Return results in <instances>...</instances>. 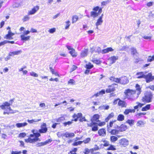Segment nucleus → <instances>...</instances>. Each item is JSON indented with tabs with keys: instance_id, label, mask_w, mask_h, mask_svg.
Returning <instances> with one entry per match:
<instances>
[{
	"instance_id": "1",
	"label": "nucleus",
	"mask_w": 154,
	"mask_h": 154,
	"mask_svg": "<svg viewBox=\"0 0 154 154\" xmlns=\"http://www.w3.org/2000/svg\"><path fill=\"white\" fill-rule=\"evenodd\" d=\"M41 136V134L39 133H37L34 134H30L27 139L24 140V141L26 143H34L37 141H40L41 140L39 137Z\"/></svg>"
},
{
	"instance_id": "2",
	"label": "nucleus",
	"mask_w": 154,
	"mask_h": 154,
	"mask_svg": "<svg viewBox=\"0 0 154 154\" xmlns=\"http://www.w3.org/2000/svg\"><path fill=\"white\" fill-rule=\"evenodd\" d=\"M13 99H11L9 101V103L6 102L3 103V104L0 106L1 108L2 109H6V111L4 112V114H6L9 115V113H12V110L11 109L9 106L11 105L13 101Z\"/></svg>"
},
{
	"instance_id": "3",
	"label": "nucleus",
	"mask_w": 154,
	"mask_h": 154,
	"mask_svg": "<svg viewBox=\"0 0 154 154\" xmlns=\"http://www.w3.org/2000/svg\"><path fill=\"white\" fill-rule=\"evenodd\" d=\"M124 93L128 99L133 100L137 98H135L137 95L136 90L128 89L125 91Z\"/></svg>"
},
{
	"instance_id": "4",
	"label": "nucleus",
	"mask_w": 154,
	"mask_h": 154,
	"mask_svg": "<svg viewBox=\"0 0 154 154\" xmlns=\"http://www.w3.org/2000/svg\"><path fill=\"white\" fill-rule=\"evenodd\" d=\"M152 94L150 91H147L145 93L144 96L143 97L142 100L144 102L149 103L151 101Z\"/></svg>"
},
{
	"instance_id": "5",
	"label": "nucleus",
	"mask_w": 154,
	"mask_h": 154,
	"mask_svg": "<svg viewBox=\"0 0 154 154\" xmlns=\"http://www.w3.org/2000/svg\"><path fill=\"white\" fill-rule=\"evenodd\" d=\"M40 128V129L38 130V132H37V133H39L40 134H41L42 133H45L47 132L48 129L46 123H42Z\"/></svg>"
},
{
	"instance_id": "6",
	"label": "nucleus",
	"mask_w": 154,
	"mask_h": 154,
	"mask_svg": "<svg viewBox=\"0 0 154 154\" xmlns=\"http://www.w3.org/2000/svg\"><path fill=\"white\" fill-rule=\"evenodd\" d=\"M119 143L121 147H125L128 145L129 141L126 138H122L119 140Z\"/></svg>"
},
{
	"instance_id": "7",
	"label": "nucleus",
	"mask_w": 154,
	"mask_h": 154,
	"mask_svg": "<svg viewBox=\"0 0 154 154\" xmlns=\"http://www.w3.org/2000/svg\"><path fill=\"white\" fill-rule=\"evenodd\" d=\"M87 126L91 128V130L92 131H95L98 130V125L96 122H91L90 124H88Z\"/></svg>"
},
{
	"instance_id": "8",
	"label": "nucleus",
	"mask_w": 154,
	"mask_h": 154,
	"mask_svg": "<svg viewBox=\"0 0 154 154\" xmlns=\"http://www.w3.org/2000/svg\"><path fill=\"white\" fill-rule=\"evenodd\" d=\"M119 83L123 85H125L129 82V80L127 77L125 76H122L119 78Z\"/></svg>"
},
{
	"instance_id": "9",
	"label": "nucleus",
	"mask_w": 154,
	"mask_h": 154,
	"mask_svg": "<svg viewBox=\"0 0 154 154\" xmlns=\"http://www.w3.org/2000/svg\"><path fill=\"white\" fill-rule=\"evenodd\" d=\"M116 128L118 129L119 132L125 131L128 129V127L127 125L124 124H122L119 126H116Z\"/></svg>"
},
{
	"instance_id": "10",
	"label": "nucleus",
	"mask_w": 154,
	"mask_h": 154,
	"mask_svg": "<svg viewBox=\"0 0 154 154\" xmlns=\"http://www.w3.org/2000/svg\"><path fill=\"white\" fill-rule=\"evenodd\" d=\"M144 78L145 79L146 82L149 83L154 79V76H152L151 73H149L147 75H145Z\"/></svg>"
},
{
	"instance_id": "11",
	"label": "nucleus",
	"mask_w": 154,
	"mask_h": 154,
	"mask_svg": "<svg viewBox=\"0 0 154 154\" xmlns=\"http://www.w3.org/2000/svg\"><path fill=\"white\" fill-rule=\"evenodd\" d=\"M74 118V120L75 122L77 121L78 120L80 122L86 121V120L84 116L82 117V116H73Z\"/></svg>"
},
{
	"instance_id": "12",
	"label": "nucleus",
	"mask_w": 154,
	"mask_h": 154,
	"mask_svg": "<svg viewBox=\"0 0 154 154\" xmlns=\"http://www.w3.org/2000/svg\"><path fill=\"white\" fill-rule=\"evenodd\" d=\"M116 84H112L111 85L108 86V88L106 90V92L107 93H109L111 92L114 91L115 90V87H114V85H116Z\"/></svg>"
},
{
	"instance_id": "13",
	"label": "nucleus",
	"mask_w": 154,
	"mask_h": 154,
	"mask_svg": "<svg viewBox=\"0 0 154 154\" xmlns=\"http://www.w3.org/2000/svg\"><path fill=\"white\" fill-rule=\"evenodd\" d=\"M103 16V14H102L101 16H100L99 19L97 20L95 24L97 26V29H98V26L99 25H101L103 22V20H102V18Z\"/></svg>"
},
{
	"instance_id": "14",
	"label": "nucleus",
	"mask_w": 154,
	"mask_h": 154,
	"mask_svg": "<svg viewBox=\"0 0 154 154\" xmlns=\"http://www.w3.org/2000/svg\"><path fill=\"white\" fill-rule=\"evenodd\" d=\"M99 135L102 137H104L106 135V132L105 129L102 128L100 129L98 131Z\"/></svg>"
},
{
	"instance_id": "15",
	"label": "nucleus",
	"mask_w": 154,
	"mask_h": 154,
	"mask_svg": "<svg viewBox=\"0 0 154 154\" xmlns=\"http://www.w3.org/2000/svg\"><path fill=\"white\" fill-rule=\"evenodd\" d=\"M39 9V7L38 6H36L34 7L32 9L29 11L28 13L29 15H32L34 14L36 12L38 11Z\"/></svg>"
},
{
	"instance_id": "16",
	"label": "nucleus",
	"mask_w": 154,
	"mask_h": 154,
	"mask_svg": "<svg viewBox=\"0 0 154 154\" xmlns=\"http://www.w3.org/2000/svg\"><path fill=\"white\" fill-rule=\"evenodd\" d=\"M136 88V93L137 94V96L135 98H138L139 95L140 94L141 92V88H140V86L138 84H137L135 86Z\"/></svg>"
},
{
	"instance_id": "17",
	"label": "nucleus",
	"mask_w": 154,
	"mask_h": 154,
	"mask_svg": "<svg viewBox=\"0 0 154 154\" xmlns=\"http://www.w3.org/2000/svg\"><path fill=\"white\" fill-rule=\"evenodd\" d=\"M108 132L111 135H117L119 133L118 129H110Z\"/></svg>"
},
{
	"instance_id": "18",
	"label": "nucleus",
	"mask_w": 154,
	"mask_h": 154,
	"mask_svg": "<svg viewBox=\"0 0 154 154\" xmlns=\"http://www.w3.org/2000/svg\"><path fill=\"white\" fill-rule=\"evenodd\" d=\"M14 35V34L12 33L11 30H9L8 33L5 36V38L8 39H13L12 36Z\"/></svg>"
},
{
	"instance_id": "19",
	"label": "nucleus",
	"mask_w": 154,
	"mask_h": 154,
	"mask_svg": "<svg viewBox=\"0 0 154 154\" xmlns=\"http://www.w3.org/2000/svg\"><path fill=\"white\" fill-rule=\"evenodd\" d=\"M22 52L21 50L11 52H10L8 55L9 56H13L15 55H18L20 54Z\"/></svg>"
},
{
	"instance_id": "20",
	"label": "nucleus",
	"mask_w": 154,
	"mask_h": 154,
	"mask_svg": "<svg viewBox=\"0 0 154 154\" xmlns=\"http://www.w3.org/2000/svg\"><path fill=\"white\" fill-rule=\"evenodd\" d=\"M116 121V120H112L109 122V125H107V130L108 131H109L111 129V128H112L113 125V124Z\"/></svg>"
},
{
	"instance_id": "21",
	"label": "nucleus",
	"mask_w": 154,
	"mask_h": 154,
	"mask_svg": "<svg viewBox=\"0 0 154 154\" xmlns=\"http://www.w3.org/2000/svg\"><path fill=\"white\" fill-rule=\"evenodd\" d=\"M146 73V72H137L136 74V75L137 76V79L144 78L145 74Z\"/></svg>"
},
{
	"instance_id": "22",
	"label": "nucleus",
	"mask_w": 154,
	"mask_h": 154,
	"mask_svg": "<svg viewBox=\"0 0 154 154\" xmlns=\"http://www.w3.org/2000/svg\"><path fill=\"white\" fill-rule=\"evenodd\" d=\"M99 116H92L91 119V122H100L99 120Z\"/></svg>"
},
{
	"instance_id": "23",
	"label": "nucleus",
	"mask_w": 154,
	"mask_h": 154,
	"mask_svg": "<svg viewBox=\"0 0 154 154\" xmlns=\"http://www.w3.org/2000/svg\"><path fill=\"white\" fill-rule=\"evenodd\" d=\"M118 104L121 107H126L127 105V104L125 102L121 100H119L118 102Z\"/></svg>"
},
{
	"instance_id": "24",
	"label": "nucleus",
	"mask_w": 154,
	"mask_h": 154,
	"mask_svg": "<svg viewBox=\"0 0 154 154\" xmlns=\"http://www.w3.org/2000/svg\"><path fill=\"white\" fill-rule=\"evenodd\" d=\"M63 136L66 138L72 137L75 136V134L73 133H69L66 132L63 134Z\"/></svg>"
},
{
	"instance_id": "25",
	"label": "nucleus",
	"mask_w": 154,
	"mask_h": 154,
	"mask_svg": "<svg viewBox=\"0 0 154 154\" xmlns=\"http://www.w3.org/2000/svg\"><path fill=\"white\" fill-rule=\"evenodd\" d=\"M88 49H85L82 51L81 54V55L82 57H84L86 56L88 54Z\"/></svg>"
},
{
	"instance_id": "26",
	"label": "nucleus",
	"mask_w": 154,
	"mask_h": 154,
	"mask_svg": "<svg viewBox=\"0 0 154 154\" xmlns=\"http://www.w3.org/2000/svg\"><path fill=\"white\" fill-rule=\"evenodd\" d=\"M27 125V123L26 122L17 123L16 125V126L18 128H20L22 127H24Z\"/></svg>"
},
{
	"instance_id": "27",
	"label": "nucleus",
	"mask_w": 154,
	"mask_h": 154,
	"mask_svg": "<svg viewBox=\"0 0 154 154\" xmlns=\"http://www.w3.org/2000/svg\"><path fill=\"white\" fill-rule=\"evenodd\" d=\"M113 51V49L112 48H108L106 49L103 50L102 51V54H105L108 53L109 51Z\"/></svg>"
},
{
	"instance_id": "28",
	"label": "nucleus",
	"mask_w": 154,
	"mask_h": 154,
	"mask_svg": "<svg viewBox=\"0 0 154 154\" xmlns=\"http://www.w3.org/2000/svg\"><path fill=\"white\" fill-rule=\"evenodd\" d=\"M118 56H112L109 58V60L112 62V63H114L116 61L118 60Z\"/></svg>"
},
{
	"instance_id": "29",
	"label": "nucleus",
	"mask_w": 154,
	"mask_h": 154,
	"mask_svg": "<svg viewBox=\"0 0 154 154\" xmlns=\"http://www.w3.org/2000/svg\"><path fill=\"white\" fill-rule=\"evenodd\" d=\"M69 53L73 57H75L77 55V53L75 52V50L73 48L71 49V50L69 51Z\"/></svg>"
},
{
	"instance_id": "30",
	"label": "nucleus",
	"mask_w": 154,
	"mask_h": 154,
	"mask_svg": "<svg viewBox=\"0 0 154 154\" xmlns=\"http://www.w3.org/2000/svg\"><path fill=\"white\" fill-rule=\"evenodd\" d=\"M109 79L112 81L119 83L120 80L119 78H116L114 76H112L109 78Z\"/></svg>"
},
{
	"instance_id": "31",
	"label": "nucleus",
	"mask_w": 154,
	"mask_h": 154,
	"mask_svg": "<svg viewBox=\"0 0 154 154\" xmlns=\"http://www.w3.org/2000/svg\"><path fill=\"white\" fill-rule=\"evenodd\" d=\"M30 37V36H28L25 37L24 35H20V38L22 40L27 41L29 39Z\"/></svg>"
},
{
	"instance_id": "32",
	"label": "nucleus",
	"mask_w": 154,
	"mask_h": 154,
	"mask_svg": "<svg viewBox=\"0 0 154 154\" xmlns=\"http://www.w3.org/2000/svg\"><path fill=\"white\" fill-rule=\"evenodd\" d=\"M102 142L103 143V146L104 147L108 146L109 145V142L105 139L102 140Z\"/></svg>"
},
{
	"instance_id": "33",
	"label": "nucleus",
	"mask_w": 154,
	"mask_h": 154,
	"mask_svg": "<svg viewBox=\"0 0 154 154\" xmlns=\"http://www.w3.org/2000/svg\"><path fill=\"white\" fill-rule=\"evenodd\" d=\"M109 147L106 149L107 150L114 151L116 149L115 146L113 145L109 144Z\"/></svg>"
},
{
	"instance_id": "34",
	"label": "nucleus",
	"mask_w": 154,
	"mask_h": 154,
	"mask_svg": "<svg viewBox=\"0 0 154 154\" xmlns=\"http://www.w3.org/2000/svg\"><path fill=\"white\" fill-rule=\"evenodd\" d=\"M135 112V110L134 109H127L125 110L124 113L125 115H128V114L129 113L134 112Z\"/></svg>"
},
{
	"instance_id": "35",
	"label": "nucleus",
	"mask_w": 154,
	"mask_h": 154,
	"mask_svg": "<svg viewBox=\"0 0 154 154\" xmlns=\"http://www.w3.org/2000/svg\"><path fill=\"white\" fill-rule=\"evenodd\" d=\"M134 120L132 119H128L126 122V123L128 124L130 126H132L133 125L134 123Z\"/></svg>"
},
{
	"instance_id": "36",
	"label": "nucleus",
	"mask_w": 154,
	"mask_h": 154,
	"mask_svg": "<svg viewBox=\"0 0 154 154\" xmlns=\"http://www.w3.org/2000/svg\"><path fill=\"white\" fill-rule=\"evenodd\" d=\"M40 120V119H32L31 120H27V122L30 124L33 123L35 122H37Z\"/></svg>"
},
{
	"instance_id": "37",
	"label": "nucleus",
	"mask_w": 154,
	"mask_h": 154,
	"mask_svg": "<svg viewBox=\"0 0 154 154\" xmlns=\"http://www.w3.org/2000/svg\"><path fill=\"white\" fill-rule=\"evenodd\" d=\"M73 121H74V119H72L71 121L65 122L63 123V125L65 127H66L67 125L69 126L72 124Z\"/></svg>"
},
{
	"instance_id": "38",
	"label": "nucleus",
	"mask_w": 154,
	"mask_h": 154,
	"mask_svg": "<svg viewBox=\"0 0 154 154\" xmlns=\"http://www.w3.org/2000/svg\"><path fill=\"white\" fill-rule=\"evenodd\" d=\"M145 123V122L143 121H138L137 122V126L142 127Z\"/></svg>"
},
{
	"instance_id": "39",
	"label": "nucleus",
	"mask_w": 154,
	"mask_h": 154,
	"mask_svg": "<svg viewBox=\"0 0 154 154\" xmlns=\"http://www.w3.org/2000/svg\"><path fill=\"white\" fill-rule=\"evenodd\" d=\"M118 139L117 137L114 136H112L110 137V140L111 142H115Z\"/></svg>"
},
{
	"instance_id": "40",
	"label": "nucleus",
	"mask_w": 154,
	"mask_h": 154,
	"mask_svg": "<svg viewBox=\"0 0 154 154\" xmlns=\"http://www.w3.org/2000/svg\"><path fill=\"white\" fill-rule=\"evenodd\" d=\"M94 66L91 64L90 63H89L88 64H86L85 68L87 69H90L92 68Z\"/></svg>"
},
{
	"instance_id": "41",
	"label": "nucleus",
	"mask_w": 154,
	"mask_h": 154,
	"mask_svg": "<svg viewBox=\"0 0 154 154\" xmlns=\"http://www.w3.org/2000/svg\"><path fill=\"white\" fill-rule=\"evenodd\" d=\"M82 143V141H79L78 142H74L72 144V145L73 146H76L78 145H80Z\"/></svg>"
},
{
	"instance_id": "42",
	"label": "nucleus",
	"mask_w": 154,
	"mask_h": 154,
	"mask_svg": "<svg viewBox=\"0 0 154 154\" xmlns=\"http://www.w3.org/2000/svg\"><path fill=\"white\" fill-rule=\"evenodd\" d=\"M91 140V139L90 137H88L86 138L85 140L82 141V143H84L85 144L88 143Z\"/></svg>"
},
{
	"instance_id": "43",
	"label": "nucleus",
	"mask_w": 154,
	"mask_h": 154,
	"mask_svg": "<svg viewBox=\"0 0 154 154\" xmlns=\"http://www.w3.org/2000/svg\"><path fill=\"white\" fill-rule=\"evenodd\" d=\"M99 108L101 109H108L109 106L108 105H103L99 107Z\"/></svg>"
},
{
	"instance_id": "44",
	"label": "nucleus",
	"mask_w": 154,
	"mask_h": 154,
	"mask_svg": "<svg viewBox=\"0 0 154 154\" xmlns=\"http://www.w3.org/2000/svg\"><path fill=\"white\" fill-rule=\"evenodd\" d=\"M26 134L25 132H22L19 134L18 137L20 138H24L26 136Z\"/></svg>"
},
{
	"instance_id": "45",
	"label": "nucleus",
	"mask_w": 154,
	"mask_h": 154,
	"mask_svg": "<svg viewBox=\"0 0 154 154\" xmlns=\"http://www.w3.org/2000/svg\"><path fill=\"white\" fill-rule=\"evenodd\" d=\"M77 150V149L76 148H74L70 151L69 152L71 154H77L76 152Z\"/></svg>"
},
{
	"instance_id": "46",
	"label": "nucleus",
	"mask_w": 154,
	"mask_h": 154,
	"mask_svg": "<svg viewBox=\"0 0 154 154\" xmlns=\"http://www.w3.org/2000/svg\"><path fill=\"white\" fill-rule=\"evenodd\" d=\"M78 19V17L76 15L73 16L72 18V23H74L76 22Z\"/></svg>"
},
{
	"instance_id": "47",
	"label": "nucleus",
	"mask_w": 154,
	"mask_h": 154,
	"mask_svg": "<svg viewBox=\"0 0 154 154\" xmlns=\"http://www.w3.org/2000/svg\"><path fill=\"white\" fill-rule=\"evenodd\" d=\"M150 107V105L148 104L146 105L145 107H143L142 109V110L143 111H146L149 109Z\"/></svg>"
},
{
	"instance_id": "48",
	"label": "nucleus",
	"mask_w": 154,
	"mask_h": 154,
	"mask_svg": "<svg viewBox=\"0 0 154 154\" xmlns=\"http://www.w3.org/2000/svg\"><path fill=\"white\" fill-rule=\"evenodd\" d=\"M52 141V140L51 139H48L46 140L44 142H43L44 146L48 144L49 143H51Z\"/></svg>"
},
{
	"instance_id": "49",
	"label": "nucleus",
	"mask_w": 154,
	"mask_h": 154,
	"mask_svg": "<svg viewBox=\"0 0 154 154\" xmlns=\"http://www.w3.org/2000/svg\"><path fill=\"white\" fill-rule=\"evenodd\" d=\"M131 53L133 55L135 54L136 53H137L136 49L134 48H131Z\"/></svg>"
},
{
	"instance_id": "50",
	"label": "nucleus",
	"mask_w": 154,
	"mask_h": 154,
	"mask_svg": "<svg viewBox=\"0 0 154 154\" xmlns=\"http://www.w3.org/2000/svg\"><path fill=\"white\" fill-rule=\"evenodd\" d=\"M50 70L51 71V72H52L53 74H54L56 76H59V75H58V73L57 72H55L54 71V69H52V67H50Z\"/></svg>"
},
{
	"instance_id": "51",
	"label": "nucleus",
	"mask_w": 154,
	"mask_h": 154,
	"mask_svg": "<svg viewBox=\"0 0 154 154\" xmlns=\"http://www.w3.org/2000/svg\"><path fill=\"white\" fill-rule=\"evenodd\" d=\"M124 119V116H118L117 120L119 121H122Z\"/></svg>"
},
{
	"instance_id": "52",
	"label": "nucleus",
	"mask_w": 154,
	"mask_h": 154,
	"mask_svg": "<svg viewBox=\"0 0 154 154\" xmlns=\"http://www.w3.org/2000/svg\"><path fill=\"white\" fill-rule=\"evenodd\" d=\"M137 105L134 107V108L135 109H137L138 108V107H141L143 105V104H141L138 102H137Z\"/></svg>"
},
{
	"instance_id": "53",
	"label": "nucleus",
	"mask_w": 154,
	"mask_h": 154,
	"mask_svg": "<svg viewBox=\"0 0 154 154\" xmlns=\"http://www.w3.org/2000/svg\"><path fill=\"white\" fill-rule=\"evenodd\" d=\"M90 152V149L88 148H85L84 149V154H89Z\"/></svg>"
},
{
	"instance_id": "54",
	"label": "nucleus",
	"mask_w": 154,
	"mask_h": 154,
	"mask_svg": "<svg viewBox=\"0 0 154 154\" xmlns=\"http://www.w3.org/2000/svg\"><path fill=\"white\" fill-rule=\"evenodd\" d=\"M154 60V56L151 57L149 56L148 57L147 59V61L148 62H151Z\"/></svg>"
},
{
	"instance_id": "55",
	"label": "nucleus",
	"mask_w": 154,
	"mask_h": 154,
	"mask_svg": "<svg viewBox=\"0 0 154 154\" xmlns=\"http://www.w3.org/2000/svg\"><path fill=\"white\" fill-rule=\"evenodd\" d=\"M37 147H40L42 146H44V145L43 142L40 143H38L36 145Z\"/></svg>"
},
{
	"instance_id": "56",
	"label": "nucleus",
	"mask_w": 154,
	"mask_h": 154,
	"mask_svg": "<svg viewBox=\"0 0 154 154\" xmlns=\"http://www.w3.org/2000/svg\"><path fill=\"white\" fill-rule=\"evenodd\" d=\"M94 150L93 148L90 149V152L91 154H99L100 152H94Z\"/></svg>"
},
{
	"instance_id": "57",
	"label": "nucleus",
	"mask_w": 154,
	"mask_h": 154,
	"mask_svg": "<svg viewBox=\"0 0 154 154\" xmlns=\"http://www.w3.org/2000/svg\"><path fill=\"white\" fill-rule=\"evenodd\" d=\"M98 123L97 125H98L99 126H104L106 124L105 122H98Z\"/></svg>"
},
{
	"instance_id": "58",
	"label": "nucleus",
	"mask_w": 154,
	"mask_h": 154,
	"mask_svg": "<svg viewBox=\"0 0 154 154\" xmlns=\"http://www.w3.org/2000/svg\"><path fill=\"white\" fill-rule=\"evenodd\" d=\"M30 75L32 76L35 77H37L38 76V75L37 74L34 72H30Z\"/></svg>"
},
{
	"instance_id": "59",
	"label": "nucleus",
	"mask_w": 154,
	"mask_h": 154,
	"mask_svg": "<svg viewBox=\"0 0 154 154\" xmlns=\"http://www.w3.org/2000/svg\"><path fill=\"white\" fill-rule=\"evenodd\" d=\"M66 26L65 27V28L66 29H67L69 28L70 25V22L69 21H67L66 22Z\"/></svg>"
},
{
	"instance_id": "60",
	"label": "nucleus",
	"mask_w": 154,
	"mask_h": 154,
	"mask_svg": "<svg viewBox=\"0 0 154 154\" xmlns=\"http://www.w3.org/2000/svg\"><path fill=\"white\" fill-rule=\"evenodd\" d=\"M21 151H12L11 152V154H21Z\"/></svg>"
},
{
	"instance_id": "61",
	"label": "nucleus",
	"mask_w": 154,
	"mask_h": 154,
	"mask_svg": "<svg viewBox=\"0 0 154 154\" xmlns=\"http://www.w3.org/2000/svg\"><path fill=\"white\" fill-rule=\"evenodd\" d=\"M113 116H107V117L105 119V122H108L109 120Z\"/></svg>"
},
{
	"instance_id": "62",
	"label": "nucleus",
	"mask_w": 154,
	"mask_h": 154,
	"mask_svg": "<svg viewBox=\"0 0 154 154\" xmlns=\"http://www.w3.org/2000/svg\"><path fill=\"white\" fill-rule=\"evenodd\" d=\"M29 19V17L27 15H26L23 18V20L24 21H25L28 20Z\"/></svg>"
},
{
	"instance_id": "63",
	"label": "nucleus",
	"mask_w": 154,
	"mask_h": 154,
	"mask_svg": "<svg viewBox=\"0 0 154 154\" xmlns=\"http://www.w3.org/2000/svg\"><path fill=\"white\" fill-rule=\"evenodd\" d=\"M77 67L74 65H73L72 67L71 68L70 70V72H72L75 70L76 68Z\"/></svg>"
},
{
	"instance_id": "64",
	"label": "nucleus",
	"mask_w": 154,
	"mask_h": 154,
	"mask_svg": "<svg viewBox=\"0 0 154 154\" xmlns=\"http://www.w3.org/2000/svg\"><path fill=\"white\" fill-rule=\"evenodd\" d=\"M56 31V29L55 28H52L50 29L49 32L50 33H53Z\"/></svg>"
}]
</instances>
